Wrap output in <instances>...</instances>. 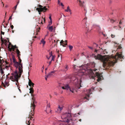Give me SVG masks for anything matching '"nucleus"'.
I'll list each match as a JSON object with an SVG mask.
<instances>
[{
  "mask_svg": "<svg viewBox=\"0 0 125 125\" xmlns=\"http://www.w3.org/2000/svg\"><path fill=\"white\" fill-rule=\"evenodd\" d=\"M122 53L117 52L115 56L111 55L106 57H103L100 54L95 56L96 59L103 61V66L105 69H108L112 66H113L117 62V60H120L123 58Z\"/></svg>",
  "mask_w": 125,
  "mask_h": 125,
  "instance_id": "obj_1",
  "label": "nucleus"
},
{
  "mask_svg": "<svg viewBox=\"0 0 125 125\" xmlns=\"http://www.w3.org/2000/svg\"><path fill=\"white\" fill-rule=\"evenodd\" d=\"M80 113L77 114H74L71 115V114L69 113H65L63 114L61 117V118L62 119H64V121L66 123H68L70 120L72 119V116L76 117L80 115Z\"/></svg>",
  "mask_w": 125,
  "mask_h": 125,
  "instance_id": "obj_2",
  "label": "nucleus"
},
{
  "mask_svg": "<svg viewBox=\"0 0 125 125\" xmlns=\"http://www.w3.org/2000/svg\"><path fill=\"white\" fill-rule=\"evenodd\" d=\"M98 72V70L97 69H95L93 71V70H90V72L91 74L94 75L92 77L93 78H94V77L97 76L98 79L97 80V81L99 82V81H101L103 79V76L101 75L100 73Z\"/></svg>",
  "mask_w": 125,
  "mask_h": 125,
  "instance_id": "obj_3",
  "label": "nucleus"
},
{
  "mask_svg": "<svg viewBox=\"0 0 125 125\" xmlns=\"http://www.w3.org/2000/svg\"><path fill=\"white\" fill-rule=\"evenodd\" d=\"M12 75L10 76V79L13 81H16V84L18 86V83H19L18 78L20 77V74L19 75L17 71L16 70L13 73H12L11 74Z\"/></svg>",
  "mask_w": 125,
  "mask_h": 125,
  "instance_id": "obj_4",
  "label": "nucleus"
},
{
  "mask_svg": "<svg viewBox=\"0 0 125 125\" xmlns=\"http://www.w3.org/2000/svg\"><path fill=\"white\" fill-rule=\"evenodd\" d=\"M83 74V73H78V77L77 76L76 77H74V79L73 80L74 81L76 80V81L78 82H80V83H79L78 85L79 86L77 87V88L78 89H80V87L82 86L81 85V83L82 82L81 79L82 78V76Z\"/></svg>",
  "mask_w": 125,
  "mask_h": 125,
  "instance_id": "obj_5",
  "label": "nucleus"
},
{
  "mask_svg": "<svg viewBox=\"0 0 125 125\" xmlns=\"http://www.w3.org/2000/svg\"><path fill=\"white\" fill-rule=\"evenodd\" d=\"M20 62H19V64L18 65V68L19 71L20 77L21 76L22 73L23 72L22 70V64L21 63V59L20 57H18Z\"/></svg>",
  "mask_w": 125,
  "mask_h": 125,
  "instance_id": "obj_6",
  "label": "nucleus"
},
{
  "mask_svg": "<svg viewBox=\"0 0 125 125\" xmlns=\"http://www.w3.org/2000/svg\"><path fill=\"white\" fill-rule=\"evenodd\" d=\"M64 120L63 121L61 120L58 121L54 123L53 125H68V123L64 122Z\"/></svg>",
  "mask_w": 125,
  "mask_h": 125,
  "instance_id": "obj_7",
  "label": "nucleus"
},
{
  "mask_svg": "<svg viewBox=\"0 0 125 125\" xmlns=\"http://www.w3.org/2000/svg\"><path fill=\"white\" fill-rule=\"evenodd\" d=\"M8 63L6 61V63H1L0 64V72H1V73L2 74L4 73V71H3V70L4 69V68L3 67V66H4V65H8Z\"/></svg>",
  "mask_w": 125,
  "mask_h": 125,
  "instance_id": "obj_8",
  "label": "nucleus"
},
{
  "mask_svg": "<svg viewBox=\"0 0 125 125\" xmlns=\"http://www.w3.org/2000/svg\"><path fill=\"white\" fill-rule=\"evenodd\" d=\"M32 100L33 101V102L31 104V109H33L34 111V109H35L36 105L35 104L37 103V102L35 101V98L34 97H32Z\"/></svg>",
  "mask_w": 125,
  "mask_h": 125,
  "instance_id": "obj_9",
  "label": "nucleus"
},
{
  "mask_svg": "<svg viewBox=\"0 0 125 125\" xmlns=\"http://www.w3.org/2000/svg\"><path fill=\"white\" fill-rule=\"evenodd\" d=\"M62 88L63 89L67 90L69 89L70 91H71L72 93L74 92V89L73 88H70L68 85H66L64 86H62Z\"/></svg>",
  "mask_w": 125,
  "mask_h": 125,
  "instance_id": "obj_10",
  "label": "nucleus"
},
{
  "mask_svg": "<svg viewBox=\"0 0 125 125\" xmlns=\"http://www.w3.org/2000/svg\"><path fill=\"white\" fill-rule=\"evenodd\" d=\"M12 57L13 59V62L14 63V66L16 68H18V65L19 64V62H17L14 56L13 55L12 56Z\"/></svg>",
  "mask_w": 125,
  "mask_h": 125,
  "instance_id": "obj_11",
  "label": "nucleus"
},
{
  "mask_svg": "<svg viewBox=\"0 0 125 125\" xmlns=\"http://www.w3.org/2000/svg\"><path fill=\"white\" fill-rule=\"evenodd\" d=\"M0 39L2 43L1 44V46H2V44H4L5 45L6 47H7V40L6 39H3V38L1 35Z\"/></svg>",
  "mask_w": 125,
  "mask_h": 125,
  "instance_id": "obj_12",
  "label": "nucleus"
},
{
  "mask_svg": "<svg viewBox=\"0 0 125 125\" xmlns=\"http://www.w3.org/2000/svg\"><path fill=\"white\" fill-rule=\"evenodd\" d=\"M67 41L66 40L65 41H63L62 40L61 41L60 43L61 45H62L63 47H65V45H67Z\"/></svg>",
  "mask_w": 125,
  "mask_h": 125,
  "instance_id": "obj_13",
  "label": "nucleus"
},
{
  "mask_svg": "<svg viewBox=\"0 0 125 125\" xmlns=\"http://www.w3.org/2000/svg\"><path fill=\"white\" fill-rule=\"evenodd\" d=\"M84 1H82L81 0H79V5L81 7L84 8L85 7L84 5Z\"/></svg>",
  "mask_w": 125,
  "mask_h": 125,
  "instance_id": "obj_14",
  "label": "nucleus"
},
{
  "mask_svg": "<svg viewBox=\"0 0 125 125\" xmlns=\"http://www.w3.org/2000/svg\"><path fill=\"white\" fill-rule=\"evenodd\" d=\"M47 28L48 29L49 31L51 32H52L53 30L54 31V32L55 31V27H54V29H53V26H51L49 27L48 28V27L47 26Z\"/></svg>",
  "mask_w": 125,
  "mask_h": 125,
  "instance_id": "obj_15",
  "label": "nucleus"
},
{
  "mask_svg": "<svg viewBox=\"0 0 125 125\" xmlns=\"http://www.w3.org/2000/svg\"><path fill=\"white\" fill-rule=\"evenodd\" d=\"M28 84L31 87H33L34 86V84L32 83L30 80H29Z\"/></svg>",
  "mask_w": 125,
  "mask_h": 125,
  "instance_id": "obj_16",
  "label": "nucleus"
},
{
  "mask_svg": "<svg viewBox=\"0 0 125 125\" xmlns=\"http://www.w3.org/2000/svg\"><path fill=\"white\" fill-rule=\"evenodd\" d=\"M17 48V47L16 45L14 46L13 45H12V47H11V49H10V51H11L12 50L13 51H15V49Z\"/></svg>",
  "mask_w": 125,
  "mask_h": 125,
  "instance_id": "obj_17",
  "label": "nucleus"
},
{
  "mask_svg": "<svg viewBox=\"0 0 125 125\" xmlns=\"http://www.w3.org/2000/svg\"><path fill=\"white\" fill-rule=\"evenodd\" d=\"M31 111L30 112V113L29 114V116H31L32 115V116H33L34 115V111L33 110V109H31Z\"/></svg>",
  "mask_w": 125,
  "mask_h": 125,
  "instance_id": "obj_18",
  "label": "nucleus"
},
{
  "mask_svg": "<svg viewBox=\"0 0 125 125\" xmlns=\"http://www.w3.org/2000/svg\"><path fill=\"white\" fill-rule=\"evenodd\" d=\"M68 67L67 65H66L64 69H62L61 70V71L65 72H66L68 70Z\"/></svg>",
  "mask_w": 125,
  "mask_h": 125,
  "instance_id": "obj_19",
  "label": "nucleus"
},
{
  "mask_svg": "<svg viewBox=\"0 0 125 125\" xmlns=\"http://www.w3.org/2000/svg\"><path fill=\"white\" fill-rule=\"evenodd\" d=\"M5 84L3 83V82L2 81V84L1 85L2 86H3L5 88H6V86L7 85V83L6 82H5Z\"/></svg>",
  "mask_w": 125,
  "mask_h": 125,
  "instance_id": "obj_20",
  "label": "nucleus"
},
{
  "mask_svg": "<svg viewBox=\"0 0 125 125\" xmlns=\"http://www.w3.org/2000/svg\"><path fill=\"white\" fill-rule=\"evenodd\" d=\"M16 52L17 54V56L18 57H20L19 56L21 54L20 51H19V50H18V49H17L16 50Z\"/></svg>",
  "mask_w": 125,
  "mask_h": 125,
  "instance_id": "obj_21",
  "label": "nucleus"
},
{
  "mask_svg": "<svg viewBox=\"0 0 125 125\" xmlns=\"http://www.w3.org/2000/svg\"><path fill=\"white\" fill-rule=\"evenodd\" d=\"M12 45L11 43L10 42H9V44L8 46V48L9 51H10V49H11V47H12V45Z\"/></svg>",
  "mask_w": 125,
  "mask_h": 125,
  "instance_id": "obj_22",
  "label": "nucleus"
},
{
  "mask_svg": "<svg viewBox=\"0 0 125 125\" xmlns=\"http://www.w3.org/2000/svg\"><path fill=\"white\" fill-rule=\"evenodd\" d=\"M29 90H30V93L31 94H32L33 93L34 90L33 89V87H31L29 89Z\"/></svg>",
  "mask_w": 125,
  "mask_h": 125,
  "instance_id": "obj_23",
  "label": "nucleus"
},
{
  "mask_svg": "<svg viewBox=\"0 0 125 125\" xmlns=\"http://www.w3.org/2000/svg\"><path fill=\"white\" fill-rule=\"evenodd\" d=\"M41 9H42V11H43L44 12L47 9V8H46L45 6L43 8H41Z\"/></svg>",
  "mask_w": 125,
  "mask_h": 125,
  "instance_id": "obj_24",
  "label": "nucleus"
},
{
  "mask_svg": "<svg viewBox=\"0 0 125 125\" xmlns=\"http://www.w3.org/2000/svg\"><path fill=\"white\" fill-rule=\"evenodd\" d=\"M63 109L62 107H61L60 105L58 106V108L57 109V110L58 111H60L61 110H62Z\"/></svg>",
  "mask_w": 125,
  "mask_h": 125,
  "instance_id": "obj_25",
  "label": "nucleus"
},
{
  "mask_svg": "<svg viewBox=\"0 0 125 125\" xmlns=\"http://www.w3.org/2000/svg\"><path fill=\"white\" fill-rule=\"evenodd\" d=\"M36 10H38V12H41L42 11L41 8H37L36 9Z\"/></svg>",
  "mask_w": 125,
  "mask_h": 125,
  "instance_id": "obj_26",
  "label": "nucleus"
},
{
  "mask_svg": "<svg viewBox=\"0 0 125 125\" xmlns=\"http://www.w3.org/2000/svg\"><path fill=\"white\" fill-rule=\"evenodd\" d=\"M85 26L86 27V29L87 30H91V29H89V24H86Z\"/></svg>",
  "mask_w": 125,
  "mask_h": 125,
  "instance_id": "obj_27",
  "label": "nucleus"
},
{
  "mask_svg": "<svg viewBox=\"0 0 125 125\" xmlns=\"http://www.w3.org/2000/svg\"><path fill=\"white\" fill-rule=\"evenodd\" d=\"M65 11L67 12H68L69 11H71V10L69 8V7L68 6L67 7V9L65 10Z\"/></svg>",
  "mask_w": 125,
  "mask_h": 125,
  "instance_id": "obj_28",
  "label": "nucleus"
},
{
  "mask_svg": "<svg viewBox=\"0 0 125 125\" xmlns=\"http://www.w3.org/2000/svg\"><path fill=\"white\" fill-rule=\"evenodd\" d=\"M70 51H71L73 48V47L71 45H69V46Z\"/></svg>",
  "mask_w": 125,
  "mask_h": 125,
  "instance_id": "obj_29",
  "label": "nucleus"
},
{
  "mask_svg": "<svg viewBox=\"0 0 125 125\" xmlns=\"http://www.w3.org/2000/svg\"><path fill=\"white\" fill-rule=\"evenodd\" d=\"M41 42L44 45L45 43V42L44 40V39H42L41 41Z\"/></svg>",
  "mask_w": 125,
  "mask_h": 125,
  "instance_id": "obj_30",
  "label": "nucleus"
},
{
  "mask_svg": "<svg viewBox=\"0 0 125 125\" xmlns=\"http://www.w3.org/2000/svg\"><path fill=\"white\" fill-rule=\"evenodd\" d=\"M6 60H5H5L3 59H2L1 60V62H2V63H6Z\"/></svg>",
  "mask_w": 125,
  "mask_h": 125,
  "instance_id": "obj_31",
  "label": "nucleus"
},
{
  "mask_svg": "<svg viewBox=\"0 0 125 125\" xmlns=\"http://www.w3.org/2000/svg\"><path fill=\"white\" fill-rule=\"evenodd\" d=\"M17 5H16L14 7V8H13V9H14V10L13 11V12H15V10H16V8H17Z\"/></svg>",
  "mask_w": 125,
  "mask_h": 125,
  "instance_id": "obj_32",
  "label": "nucleus"
},
{
  "mask_svg": "<svg viewBox=\"0 0 125 125\" xmlns=\"http://www.w3.org/2000/svg\"><path fill=\"white\" fill-rule=\"evenodd\" d=\"M52 75V74L51 73H50L47 75V76H49V77L51 76Z\"/></svg>",
  "mask_w": 125,
  "mask_h": 125,
  "instance_id": "obj_33",
  "label": "nucleus"
},
{
  "mask_svg": "<svg viewBox=\"0 0 125 125\" xmlns=\"http://www.w3.org/2000/svg\"><path fill=\"white\" fill-rule=\"evenodd\" d=\"M2 28L1 29V34L4 35V32H3L2 31Z\"/></svg>",
  "mask_w": 125,
  "mask_h": 125,
  "instance_id": "obj_34",
  "label": "nucleus"
},
{
  "mask_svg": "<svg viewBox=\"0 0 125 125\" xmlns=\"http://www.w3.org/2000/svg\"><path fill=\"white\" fill-rule=\"evenodd\" d=\"M31 122H30V121L29 120L28 121V122H26V124L27 125H31L30 124Z\"/></svg>",
  "mask_w": 125,
  "mask_h": 125,
  "instance_id": "obj_35",
  "label": "nucleus"
},
{
  "mask_svg": "<svg viewBox=\"0 0 125 125\" xmlns=\"http://www.w3.org/2000/svg\"><path fill=\"white\" fill-rule=\"evenodd\" d=\"M9 67V66L7 65H6L5 66H3V67L4 68H5L6 69H7Z\"/></svg>",
  "mask_w": 125,
  "mask_h": 125,
  "instance_id": "obj_36",
  "label": "nucleus"
},
{
  "mask_svg": "<svg viewBox=\"0 0 125 125\" xmlns=\"http://www.w3.org/2000/svg\"><path fill=\"white\" fill-rule=\"evenodd\" d=\"M38 7H39V8H42V5H40L39 4L38 5Z\"/></svg>",
  "mask_w": 125,
  "mask_h": 125,
  "instance_id": "obj_37",
  "label": "nucleus"
},
{
  "mask_svg": "<svg viewBox=\"0 0 125 125\" xmlns=\"http://www.w3.org/2000/svg\"><path fill=\"white\" fill-rule=\"evenodd\" d=\"M89 97V94H88V95H87V96L85 97H84V98L85 99H87V100H88V99L87 98V97Z\"/></svg>",
  "mask_w": 125,
  "mask_h": 125,
  "instance_id": "obj_38",
  "label": "nucleus"
},
{
  "mask_svg": "<svg viewBox=\"0 0 125 125\" xmlns=\"http://www.w3.org/2000/svg\"><path fill=\"white\" fill-rule=\"evenodd\" d=\"M110 21L111 22H112V23H113L115 21L113 19L111 20Z\"/></svg>",
  "mask_w": 125,
  "mask_h": 125,
  "instance_id": "obj_39",
  "label": "nucleus"
},
{
  "mask_svg": "<svg viewBox=\"0 0 125 125\" xmlns=\"http://www.w3.org/2000/svg\"><path fill=\"white\" fill-rule=\"evenodd\" d=\"M122 48V47L121 46V45H120L118 47V49H121Z\"/></svg>",
  "mask_w": 125,
  "mask_h": 125,
  "instance_id": "obj_40",
  "label": "nucleus"
},
{
  "mask_svg": "<svg viewBox=\"0 0 125 125\" xmlns=\"http://www.w3.org/2000/svg\"><path fill=\"white\" fill-rule=\"evenodd\" d=\"M111 36L112 37V38H114L115 37V35H113V34H112L111 35Z\"/></svg>",
  "mask_w": 125,
  "mask_h": 125,
  "instance_id": "obj_41",
  "label": "nucleus"
},
{
  "mask_svg": "<svg viewBox=\"0 0 125 125\" xmlns=\"http://www.w3.org/2000/svg\"><path fill=\"white\" fill-rule=\"evenodd\" d=\"M49 77V76H47V75L45 76V79L46 80H47V78Z\"/></svg>",
  "mask_w": 125,
  "mask_h": 125,
  "instance_id": "obj_42",
  "label": "nucleus"
},
{
  "mask_svg": "<svg viewBox=\"0 0 125 125\" xmlns=\"http://www.w3.org/2000/svg\"><path fill=\"white\" fill-rule=\"evenodd\" d=\"M30 118V119L31 120V119L32 118V117L31 116H29L28 117V118Z\"/></svg>",
  "mask_w": 125,
  "mask_h": 125,
  "instance_id": "obj_43",
  "label": "nucleus"
},
{
  "mask_svg": "<svg viewBox=\"0 0 125 125\" xmlns=\"http://www.w3.org/2000/svg\"><path fill=\"white\" fill-rule=\"evenodd\" d=\"M52 56V60H53L54 59V58L55 57V56Z\"/></svg>",
  "mask_w": 125,
  "mask_h": 125,
  "instance_id": "obj_44",
  "label": "nucleus"
},
{
  "mask_svg": "<svg viewBox=\"0 0 125 125\" xmlns=\"http://www.w3.org/2000/svg\"><path fill=\"white\" fill-rule=\"evenodd\" d=\"M88 47L90 49H91V50L93 49V48L92 47H90L89 46H88Z\"/></svg>",
  "mask_w": 125,
  "mask_h": 125,
  "instance_id": "obj_45",
  "label": "nucleus"
},
{
  "mask_svg": "<svg viewBox=\"0 0 125 125\" xmlns=\"http://www.w3.org/2000/svg\"><path fill=\"white\" fill-rule=\"evenodd\" d=\"M43 20H41V21L40 20L39 21V23L40 22L41 23H42V24H43Z\"/></svg>",
  "mask_w": 125,
  "mask_h": 125,
  "instance_id": "obj_46",
  "label": "nucleus"
},
{
  "mask_svg": "<svg viewBox=\"0 0 125 125\" xmlns=\"http://www.w3.org/2000/svg\"><path fill=\"white\" fill-rule=\"evenodd\" d=\"M10 27L12 29L14 27L13 26V25H12Z\"/></svg>",
  "mask_w": 125,
  "mask_h": 125,
  "instance_id": "obj_47",
  "label": "nucleus"
},
{
  "mask_svg": "<svg viewBox=\"0 0 125 125\" xmlns=\"http://www.w3.org/2000/svg\"><path fill=\"white\" fill-rule=\"evenodd\" d=\"M50 57H51V56H52V52H51L50 53Z\"/></svg>",
  "mask_w": 125,
  "mask_h": 125,
  "instance_id": "obj_48",
  "label": "nucleus"
},
{
  "mask_svg": "<svg viewBox=\"0 0 125 125\" xmlns=\"http://www.w3.org/2000/svg\"><path fill=\"white\" fill-rule=\"evenodd\" d=\"M31 96L32 97H34V94H31Z\"/></svg>",
  "mask_w": 125,
  "mask_h": 125,
  "instance_id": "obj_49",
  "label": "nucleus"
},
{
  "mask_svg": "<svg viewBox=\"0 0 125 125\" xmlns=\"http://www.w3.org/2000/svg\"><path fill=\"white\" fill-rule=\"evenodd\" d=\"M50 104H48L47 105V107H48L49 108H50Z\"/></svg>",
  "mask_w": 125,
  "mask_h": 125,
  "instance_id": "obj_50",
  "label": "nucleus"
},
{
  "mask_svg": "<svg viewBox=\"0 0 125 125\" xmlns=\"http://www.w3.org/2000/svg\"><path fill=\"white\" fill-rule=\"evenodd\" d=\"M52 24V21H51V22L49 23V25H51Z\"/></svg>",
  "mask_w": 125,
  "mask_h": 125,
  "instance_id": "obj_51",
  "label": "nucleus"
},
{
  "mask_svg": "<svg viewBox=\"0 0 125 125\" xmlns=\"http://www.w3.org/2000/svg\"><path fill=\"white\" fill-rule=\"evenodd\" d=\"M2 25L5 28H6L7 27V26H5L4 24H3V23L2 24Z\"/></svg>",
  "mask_w": 125,
  "mask_h": 125,
  "instance_id": "obj_52",
  "label": "nucleus"
},
{
  "mask_svg": "<svg viewBox=\"0 0 125 125\" xmlns=\"http://www.w3.org/2000/svg\"><path fill=\"white\" fill-rule=\"evenodd\" d=\"M11 19V16L9 18V19L8 20V21L9 20H10V19Z\"/></svg>",
  "mask_w": 125,
  "mask_h": 125,
  "instance_id": "obj_53",
  "label": "nucleus"
},
{
  "mask_svg": "<svg viewBox=\"0 0 125 125\" xmlns=\"http://www.w3.org/2000/svg\"><path fill=\"white\" fill-rule=\"evenodd\" d=\"M1 58H2H2H0V64L1 63H2L1 60Z\"/></svg>",
  "mask_w": 125,
  "mask_h": 125,
  "instance_id": "obj_54",
  "label": "nucleus"
},
{
  "mask_svg": "<svg viewBox=\"0 0 125 125\" xmlns=\"http://www.w3.org/2000/svg\"><path fill=\"white\" fill-rule=\"evenodd\" d=\"M60 0H58V4H59L60 2Z\"/></svg>",
  "mask_w": 125,
  "mask_h": 125,
  "instance_id": "obj_55",
  "label": "nucleus"
},
{
  "mask_svg": "<svg viewBox=\"0 0 125 125\" xmlns=\"http://www.w3.org/2000/svg\"><path fill=\"white\" fill-rule=\"evenodd\" d=\"M49 18L50 19L51 21H52L51 16H49Z\"/></svg>",
  "mask_w": 125,
  "mask_h": 125,
  "instance_id": "obj_56",
  "label": "nucleus"
},
{
  "mask_svg": "<svg viewBox=\"0 0 125 125\" xmlns=\"http://www.w3.org/2000/svg\"><path fill=\"white\" fill-rule=\"evenodd\" d=\"M48 34H49V32L48 31H47V34L45 36H47V35H48Z\"/></svg>",
  "mask_w": 125,
  "mask_h": 125,
  "instance_id": "obj_57",
  "label": "nucleus"
},
{
  "mask_svg": "<svg viewBox=\"0 0 125 125\" xmlns=\"http://www.w3.org/2000/svg\"><path fill=\"white\" fill-rule=\"evenodd\" d=\"M61 6L63 7L64 6V5L62 3H61Z\"/></svg>",
  "mask_w": 125,
  "mask_h": 125,
  "instance_id": "obj_58",
  "label": "nucleus"
},
{
  "mask_svg": "<svg viewBox=\"0 0 125 125\" xmlns=\"http://www.w3.org/2000/svg\"><path fill=\"white\" fill-rule=\"evenodd\" d=\"M84 66V65H82V66L80 67V68H82V67H83Z\"/></svg>",
  "mask_w": 125,
  "mask_h": 125,
  "instance_id": "obj_59",
  "label": "nucleus"
},
{
  "mask_svg": "<svg viewBox=\"0 0 125 125\" xmlns=\"http://www.w3.org/2000/svg\"><path fill=\"white\" fill-rule=\"evenodd\" d=\"M55 72V71H52V72H51V73L52 74V73H54Z\"/></svg>",
  "mask_w": 125,
  "mask_h": 125,
  "instance_id": "obj_60",
  "label": "nucleus"
},
{
  "mask_svg": "<svg viewBox=\"0 0 125 125\" xmlns=\"http://www.w3.org/2000/svg\"><path fill=\"white\" fill-rule=\"evenodd\" d=\"M42 19L43 20V21L44 22V23H45V18L43 19V18Z\"/></svg>",
  "mask_w": 125,
  "mask_h": 125,
  "instance_id": "obj_61",
  "label": "nucleus"
},
{
  "mask_svg": "<svg viewBox=\"0 0 125 125\" xmlns=\"http://www.w3.org/2000/svg\"><path fill=\"white\" fill-rule=\"evenodd\" d=\"M50 57H50V56H49V57H47V58L48 59H49L50 58Z\"/></svg>",
  "mask_w": 125,
  "mask_h": 125,
  "instance_id": "obj_62",
  "label": "nucleus"
},
{
  "mask_svg": "<svg viewBox=\"0 0 125 125\" xmlns=\"http://www.w3.org/2000/svg\"><path fill=\"white\" fill-rule=\"evenodd\" d=\"M18 89H19V91L21 93V90L20 89V88H18Z\"/></svg>",
  "mask_w": 125,
  "mask_h": 125,
  "instance_id": "obj_63",
  "label": "nucleus"
},
{
  "mask_svg": "<svg viewBox=\"0 0 125 125\" xmlns=\"http://www.w3.org/2000/svg\"><path fill=\"white\" fill-rule=\"evenodd\" d=\"M19 1L17 2V4L16 5H18V4L19 3Z\"/></svg>",
  "mask_w": 125,
  "mask_h": 125,
  "instance_id": "obj_64",
  "label": "nucleus"
}]
</instances>
